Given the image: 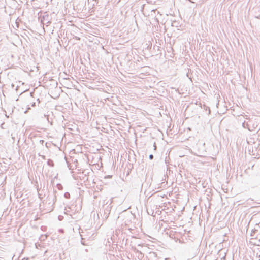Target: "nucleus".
<instances>
[{
	"label": "nucleus",
	"mask_w": 260,
	"mask_h": 260,
	"mask_svg": "<svg viewBox=\"0 0 260 260\" xmlns=\"http://www.w3.org/2000/svg\"><path fill=\"white\" fill-rule=\"evenodd\" d=\"M30 94L31 96H32V93H30Z\"/></svg>",
	"instance_id": "nucleus-16"
},
{
	"label": "nucleus",
	"mask_w": 260,
	"mask_h": 260,
	"mask_svg": "<svg viewBox=\"0 0 260 260\" xmlns=\"http://www.w3.org/2000/svg\"><path fill=\"white\" fill-rule=\"evenodd\" d=\"M153 146H154V150H156V148H157V147H156V145L155 143H154V144H153Z\"/></svg>",
	"instance_id": "nucleus-10"
},
{
	"label": "nucleus",
	"mask_w": 260,
	"mask_h": 260,
	"mask_svg": "<svg viewBox=\"0 0 260 260\" xmlns=\"http://www.w3.org/2000/svg\"><path fill=\"white\" fill-rule=\"evenodd\" d=\"M183 211H184V209L183 210H182L181 211L183 212Z\"/></svg>",
	"instance_id": "nucleus-19"
},
{
	"label": "nucleus",
	"mask_w": 260,
	"mask_h": 260,
	"mask_svg": "<svg viewBox=\"0 0 260 260\" xmlns=\"http://www.w3.org/2000/svg\"><path fill=\"white\" fill-rule=\"evenodd\" d=\"M44 142V140H41L40 141V143L41 144H43Z\"/></svg>",
	"instance_id": "nucleus-11"
},
{
	"label": "nucleus",
	"mask_w": 260,
	"mask_h": 260,
	"mask_svg": "<svg viewBox=\"0 0 260 260\" xmlns=\"http://www.w3.org/2000/svg\"><path fill=\"white\" fill-rule=\"evenodd\" d=\"M37 190H38V195H39V198H40V199H41V198H42V197H41L42 194H41V193H40L39 192V190L38 188L37 189Z\"/></svg>",
	"instance_id": "nucleus-9"
},
{
	"label": "nucleus",
	"mask_w": 260,
	"mask_h": 260,
	"mask_svg": "<svg viewBox=\"0 0 260 260\" xmlns=\"http://www.w3.org/2000/svg\"><path fill=\"white\" fill-rule=\"evenodd\" d=\"M242 126L244 128H247L250 131H252V129H251V127L250 126V125H249L248 122H246V121H244L242 123Z\"/></svg>",
	"instance_id": "nucleus-1"
},
{
	"label": "nucleus",
	"mask_w": 260,
	"mask_h": 260,
	"mask_svg": "<svg viewBox=\"0 0 260 260\" xmlns=\"http://www.w3.org/2000/svg\"><path fill=\"white\" fill-rule=\"evenodd\" d=\"M39 155L41 156L43 159H46V156L45 155H40L39 154Z\"/></svg>",
	"instance_id": "nucleus-8"
},
{
	"label": "nucleus",
	"mask_w": 260,
	"mask_h": 260,
	"mask_svg": "<svg viewBox=\"0 0 260 260\" xmlns=\"http://www.w3.org/2000/svg\"><path fill=\"white\" fill-rule=\"evenodd\" d=\"M251 209H255L256 210H255L254 211H260V205L257 206L251 207Z\"/></svg>",
	"instance_id": "nucleus-5"
},
{
	"label": "nucleus",
	"mask_w": 260,
	"mask_h": 260,
	"mask_svg": "<svg viewBox=\"0 0 260 260\" xmlns=\"http://www.w3.org/2000/svg\"><path fill=\"white\" fill-rule=\"evenodd\" d=\"M47 163V165L50 167H52L54 165V162L52 160H51L50 159H48Z\"/></svg>",
	"instance_id": "nucleus-2"
},
{
	"label": "nucleus",
	"mask_w": 260,
	"mask_h": 260,
	"mask_svg": "<svg viewBox=\"0 0 260 260\" xmlns=\"http://www.w3.org/2000/svg\"><path fill=\"white\" fill-rule=\"evenodd\" d=\"M30 104L31 107H34L36 106V103L35 102H32Z\"/></svg>",
	"instance_id": "nucleus-7"
},
{
	"label": "nucleus",
	"mask_w": 260,
	"mask_h": 260,
	"mask_svg": "<svg viewBox=\"0 0 260 260\" xmlns=\"http://www.w3.org/2000/svg\"><path fill=\"white\" fill-rule=\"evenodd\" d=\"M12 86L13 87H14V85L13 84H12Z\"/></svg>",
	"instance_id": "nucleus-14"
},
{
	"label": "nucleus",
	"mask_w": 260,
	"mask_h": 260,
	"mask_svg": "<svg viewBox=\"0 0 260 260\" xmlns=\"http://www.w3.org/2000/svg\"><path fill=\"white\" fill-rule=\"evenodd\" d=\"M64 197L67 199H70V194L68 192H66L64 193Z\"/></svg>",
	"instance_id": "nucleus-4"
},
{
	"label": "nucleus",
	"mask_w": 260,
	"mask_h": 260,
	"mask_svg": "<svg viewBox=\"0 0 260 260\" xmlns=\"http://www.w3.org/2000/svg\"><path fill=\"white\" fill-rule=\"evenodd\" d=\"M56 187L59 190H62L63 188V186L60 183L57 184Z\"/></svg>",
	"instance_id": "nucleus-3"
},
{
	"label": "nucleus",
	"mask_w": 260,
	"mask_h": 260,
	"mask_svg": "<svg viewBox=\"0 0 260 260\" xmlns=\"http://www.w3.org/2000/svg\"><path fill=\"white\" fill-rule=\"evenodd\" d=\"M86 180H87V181H88V177L86 178Z\"/></svg>",
	"instance_id": "nucleus-18"
},
{
	"label": "nucleus",
	"mask_w": 260,
	"mask_h": 260,
	"mask_svg": "<svg viewBox=\"0 0 260 260\" xmlns=\"http://www.w3.org/2000/svg\"><path fill=\"white\" fill-rule=\"evenodd\" d=\"M206 110H208V108H209V107H206Z\"/></svg>",
	"instance_id": "nucleus-17"
},
{
	"label": "nucleus",
	"mask_w": 260,
	"mask_h": 260,
	"mask_svg": "<svg viewBox=\"0 0 260 260\" xmlns=\"http://www.w3.org/2000/svg\"><path fill=\"white\" fill-rule=\"evenodd\" d=\"M37 101L38 102V103H40V99L39 98L37 99Z\"/></svg>",
	"instance_id": "nucleus-12"
},
{
	"label": "nucleus",
	"mask_w": 260,
	"mask_h": 260,
	"mask_svg": "<svg viewBox=\"0 0 260 260\" xmlns=\"http://www.w3.org/2000/svg\"><path fill=\"white\" fill-rule=\"evenodd\" d=\"M127 211L126 209H125V210H123V212H125V211Z\"/></svg>",
	"instance_id": "nucleus-15"
},
{
	"label": "nucleus",
	"mask_w": 260,
	"mask_h": 260,
	"mask_svg": "<svg viewBox=\"0 0 260 260\" xmlns=\"http://www.w3.org/2000/svg\"><path fill=\"white\" fill-rule=\"evenodd\" d=\"M149 158L150 160H152L154 158V156H153V154H150L149 156Z\"/></svg>",
	"instance_id": "nucleus-6"
},
{
	"label": "nucleus",
	"mask_w": 260,
	"mask_h": 260,
	"mask_svg": "<svg viewBox=\"0 0 260 260\" xmlns=\"http://www.w3.org/2000/svg\"><path fill=\"white\" fill-rule=\"evenodd\" d=\"M18 88H19V87H18V86H17V87H16V90H17L18 89Z\"/></svg>",
	"instance_id": "nucleus-13"
}]
</instances>
